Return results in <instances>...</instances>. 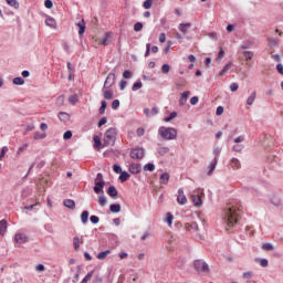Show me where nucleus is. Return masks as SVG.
Listing matches in <instances>:
<instances>
[{
  "instance_id": "obj_38",
  "label": "nucleus",
  "mask_w": 283,
  "mask_h": 283,
  "mask_svg": "<svg viewBox=\"0 0 283 283\" xmlns=\"http://www.w3.org/2000/svg\"><path fill=\"white\" fill-rule=\"evenodd\" d=\"M69 103H71V105H76V103H78V95H76V94L71 95L69 97Z\"/></svg>"
},
{
  "instance_id": "obj_64",
  "label": "nucleus",
  "mask_w": 283,
  "mask_h": 283,
  "mask_svg": "<svg viewBox=\"0 0 283 283\" xmlns=\"http://www.w3.org/2000/svg\"><path fill=\"white\" fill-rule=\"evenodd\" d=\"M276 70L279 72V74H281L283 76V65L282 64H277L276 65Z\"/></svg>"
},
{
  "instance_id": "obj_24",
  "label": "nucleus",
  "mask_w": 283,
  "mask_h": 283,
  "mask_svg": "<svg viewBox=\"0 0 283 283\" xmlns=\"http://www.w3.org/2000/svg\"><path fill=\"white\" fill-rule=\"evenodd\" d=\"M59 118L60 120H62L63 123H67V120H70V114L65 113V112H60L59 113Z\"/></svg>"
},
{
  "instance_id": "obj_3",
  "label": "nucleus",
  "mask_w": 283,
  "mask_h": 283,
  "mask_svg": "<svg viewBox=\"0 0 283 283\" xmlns=\"http://www.w3.org/2000/svg\"><path fill=\"white\" fill-rule=\"evenodd\" d=\"M116 136H118L116 128H108L104 134V144L102 147H114L116 145Z\"/></svg>"
},
{
  "instance_id": "obj_50",
  "label": "nucleus",
  "mask_w": 283,
  "mask_h": 283,
  "mask_svg": "<svg viewBox=\"0 0 283 283\" xmlns=\"http://www.w3.org/2000/svg\"><path fill=\"white\" fill-rule=\"evenodd\" d=\"M233 151H237V153H240L242 151V149H244V145L242 144H235L233 147H232Z\"/></svg>"
},
{
  "instance_id": "obj_47",
  "label": "nucleus",
  "mask_w": 283,
  "mask_h": 283,
  "mask_svg": "<svg viewBox=\"0 0 283 283\" xmlns=\"http://www.w3.org/2000/svg\"><path fill=\"white\" fill-rule=\"evenodd\" d=\"M98 203L101 205V207H105V205H107V198L105 196H99Z\"/></svg>"
},
{
  "instance_id": "obj_53",
  "label": "nucleus",
  "mask_w": 283,
  "mask_h": 283,
  "mask_svg": "<svg viewBox=\"0 0 283 283\" xmlns=\"http://www.w3.org/2000/svg\"><path fill=\"white\" fill-rule=\"evenodd\" d=\"M8 151H9L8 146L2 147L0 160H3V158H6V154H8Z\"/></svg>"
},
{
  "instance_id": "obj_31",
  "label": "nucleus",
  "mask_w": 283,
  "mask_h": 283,
  "mask_svg": "<svg viewBox=\"0 0 283 283\" xmlns=\"http://www.w3.org/2000/svg\"><path fill=\"white\" fill-rule=\"evenodd\" d=\"M231 167H232V169H240V167H241L240 160L238 158H232Z\"/></svg>"
},
{
  "instance_id": "obj_10",
  "label": "nucleus",
  "mask_w": 283,
  "mask_h": 283,
  "mask_svg": "<svg viewBox=\"0 0 283 283\" xmlns=\"http://www.w3.org/2000/svg\"><path fill=\"white\" fill-rule=\"evenodd\" d=\"M216 167H218V157H214L212 161L208 166V176H211L213 171H216Z\"/></svg>"
},
{
  "instance_id": "obj_13",
  "label": "nucleus",
  "mask_w": 283,
  "mask_h": 283,
  "mask_svg": "<svg viewBox=\"0 0 283 283\" xmlns=\"http://www.w3.org/2000/svg\"><path fill=\"white\" fill-rule=\"evenodd\" d=\"M95 185L96 187H101V189H103V187H105V180H103V174H97L96 178H95Z\"/></svg>"
},
{
  "instance_id": "obj_62",
  "label": "nucleus",
  "mask_w": 283,
  "mask_h": 283,
  "mask_svg": "<svg viewBox=\"0 0 283 283\" xmlns=\"http://www.w3.org/2000/svg\"><path fill=\"white\" fill-rule=\"evenodd\" d=\"M238 87H239L238 83L230 84L231 92H238Z\"/></svg>"
},
{
  "instance_id": "obj_11",
  "label": "nucleus",
  "mask_w": 283,
  "mask_h": 283,
  "mask_svg": "<svg viewBox=\"0 0 283 283\" xmlns=\"http://www.w3.org/2000/svg\"><path fill=\"white\" fill-rule=\"evenodd\" d=\"M14 240L18 242V244H25V242H28V235L23 233H17Z\"/></svg>"
},
{
  "instance_id": "obj_51",
  "label": "nucleus",
  "mask_w": 283,
  "mask_h": 283,
  "mask_svg": "<svg viewBox=\"0 0 283 283\" xmlns=\"http://www.w3.org/2000/svg\"><path fill=\"white\" fill-rule=\"evenodd\" d=\"M106 109H107V102L102 101V105L99 107V114H105Z\"/></svg>"
},
{
  "instance_id": "obj_35",
  "label": "nucleus",
  "mask_w": 283,
  "mask_h": 283,
  "mask_svg": "<svg viewBox=\"0 0 283 283\" xmlns=\"http://www.w3.org/2000/svg\"><path fill=\"white\" fill-rule=\"evenodd\" d=\"M109 39H112V33H105V36L102 40V45H109Z\"/></svg>"
},
{
  "instance_id": "obj_12",
  "label": "nucleus",
  "mask_w": 283,
  "mask_h": 283,
  "mask_svg": "<svg viewBox=\"0 0 283 283\" xmlns=\"http://www.w3.org/2000/svg\"><path fill=\"white\" fill-rule=\"evenodd\" d=\"M189 91H186V92H184L182 94H181V96H180V98H179V105H180V107H184V105H186L187 104V101H188V98H189Z\"/></svg>"
},
{
  "instance_id": "obj_23",
  "label": "nucleus",
  "mask_w": 283,
  "mask_h": 283,
  "mask_svg": "<svg viewBox=\"0 0 283 283\" xmlns=\"http://www.w3.org/2000/svg\"><path fill=\"white\" fill-rule=\"evenodd\" d=\"M231 67H233V62L228 63L222 71L219 73V76H224V74H227V72H229V70H231Z\"/></svg>"
},
{
  "instance_id": "obj_19",
  "label": "nucleus",
  "mask_w": 283,
  "mask_h": 283,
  "mask_svg": "<svg viewBox=\"0 0 283 283\" xmlns=\"http://www.w3.org/2000/svg\"><path fill=\"white\" fill-rule=\"evenodd\" d=\"M75 25H77V28H80V30H78L80 35L85 34V20H81Z\"/></svg>"
},
{
  "instance_id": "obj_29",
  "label": "nucleus",
  "mask_w": 283,
  "mask_h": 283,
  "mask_svg": "<svg viewBox=\"0 0 283 283\" xmlns=\"http://www.w3.org/2000/svg\"><path fill=\"white\" fill-rule=\"evenodd\" d=\"M109 209L112 213H120V203H113Z\"/></svg>"
},
{
  "instance_id": "obj_7",
  "label": "nucleus",
  "mask_w": 283,
  "mask_h": 283,
  "mask_svg": "<svg viewBox=\"0 0 283 283\" xmlns=\"http://www.w3.org/2000/svg\"><path fill=\"white\" fill-rule=\"evenodd\" d=\"M128 171L133 175L140 174L143 171V167L140 164H130L128 167Z\"/></svg>"
},
{
  "instance_id": "obj_49",
  "label": "nucleus",
  "mask_w": 283,
  "mask_h": 283,
  "mask_svg": "<svg viewBox=\"0 0 283 283\" xmlns=\"http://www.w3.org/2000/svg\"><path fill=\"white\" fill-rule=\"evenodd\" d=\"M170 70H171V66H169V64H164L161 66L163 74H169Z\"/></svg>"
},
{
  "instance_id": "obj_44",
  "label": "nucleus",
  "mask_w": 283,
  "mask_h": 283,
  "mask_svg": "<svg viewBox=\"0 0 283 283\" xmlns=\"http://www.w3.org/2000/svg\"><path fill=\"white\" fill-rule=\"evenodd\" d=\"M153 4H154V0H146L143 3V8H145V10H149V9H151Z\"/></svg>"
},
{
  "instance_id": "obj_37",
  "label": "nucleus",
  "mask_w": 283,
  "mask_h": 283,
  "mask_svg": "<svg viewBox=\"0 0 283 283\" xmlns=\"http://www.w3.org/2000/svg\"><path fill=\"white\" fill-rule=\"evenodd\" d=\"M45 136L46 135L44 133L36 132V133H34L33 138H34V140H43V138H45Z\"/></svg>"
},
{
  "instance_id": "obj_54",
  "label": "nucleus",
  "mask_w": 283,
  "mask_h": 283,
  "mask_svg": "<svg viewBox=\"0 0 283 283\" xmlns=\"http://www.w3.org/2000/svg\"><path fill=\"white\" fill-rule=\"evenodd\" d=\"M8 151H9L8 146L2 147L0 160H3V158H6V154H8Z\"/></svg>"
},
{
  "instance_id": "obj_43",
  "label": "nucleus",
  "mask_w": 283,
  "mask_h": 283,
  "mask_svg": "<svg viewBox=\"0 0 283 283\" xmlns=\"http://www.w3.org/2000/svg\"><path fill=\"white\" fill-rule=\"evenodd\" d=\"M142 87H143V82L137 81V82H135V83L133 84L132 90H133V92H137V90H140Z\"/></svg>"
},
{
  "instance_id": "obj_39",
  "label": "nucleus",
  "mask_w": 283,
  "mask_h": 283,
  "mask_svg": "<svg viewBox=\"0 0 283 283\" xmlns=\"http://www.w3.org/2000/svg\"><path fill=\"white\" fill-rule=\"evenodd\" d=\"M243 56L245 61H251L253 59V52L252 51H243Z\"/></svg>"
},
{
  "instance_id": "obj_14",
  "label": "nucleus",
  "mask_w": 283,
  "mask_h": 283,
  "mask_svg": "<svg viewBox=\"0 0 283 283\" xmlns=\"http://www.w3.org/2000/svg\"><path fill=\"white\" fill-rule=\"evenodd\" d=\"M191 200L195 207H202V198L200 197V195H192Z\"/></svg>"
},
{
  "instance_id": "obj_21",
  "label": "nucleus",
  "mask_w": 283,
  "mask_h": 283,
  "mask_svg": "<svg viewBox=\"0 0 283 283\" xmlns=\"http://www.w3.org/2000/svg\"><path fill=\"white\" fill-rule=\"evenodd\" d=\"M107 193L111 198H116V196H118V190L116 189V187L111 186L107 190Z\"/></svg>"
},
{
  "instance_id": "obj_41",
  "label": "nucleus",
  "mask_w": 283,
  "mask_h": 283,
  "mask_svg": "<svg viewBox=\"0 0 283 283\" xmlns=\"http://www.w3.org/2000/svg\"><path fill=\"white\" fill-rule=\"evenodd\" d=\"M157 151L159 156H165V154H169V147H159Z\"/></svg>"
},
{
  "instance_id": "obj_55",
  "label": "nucleus",
  "mask_w": 283,
  "mask_h": 283,
  "mask_svg": "<svg viewBox=\"0 0 283 283\" xmlns=\"http://www.w3.org/2000/svg\"><path fill=\"white\" fill-rule=\"evenodd\" d=\"M118 107H120V101L115 99L112 103V109H118Z\"/></svg>"
},
{
  "instance_id": "obj_33",
  "label": "nucleus",
  "mask_w": 283,
  "mask_h": 283,
  "mask_svg": "<svg viewBox=\"0 0 283 283\" xmlns=\"http://www.w3.org/2000/svg\"><path fill=\"white\" fill-rule=\"evenodd\" d=\"M109 253H111L109 250L99 252V253L97 254V260H105V259L107 258V255H109Z\"/></svg>"
},
{
  "instance_id": "obj_61",
  "label": "nucleus",
  "mask_w": 283,
  "mask_h": 283,
  "mask_svg": "<svg viewBox=\"0 0 283 283\" xmlns=\"http://www.w3.org/2000/svg\"><path fill=\"white\" fill-rule=\"evenodd\" d=\"M113 170L115 171V174H120L123 171V168H120V166L118 165H114Z\"/></svg>"
},
{
  "instance_id": "obj_60",
  "label": "nucleus",
  "mask_w": 283,
  "mask_h": 283,
  "mask_svg": "<svg viewBox=\"0 0 283 283\" xmlns=\"http://www.w3.org/2000/svg\"><path fill=\"white\" fill-rule=\"evenodd\" d=\"M260 265L263 266V269L266 268V266H269V260H266V259H261V260H260Z\"/></svg>"
},
{
  "instance_id": "obj_25",
  "label": "nucleus",
  "mask_w": 283,
  "mask_h": 283,
  "mask_svg": "<svg viewBox=\"0 0 283 283\" xmlns=\"http://www.w3.org/2000/svg\"><path fill=\"white\" fill-rule=\"evenodd\" d=\"M256 96H258V94L255 93V91H253L247 99V105H253V103H255Z\"/></svg>"
},
{
  "instance_id": "obj_5",
  "label": "nucleus",
  "mask_w": 283,
  "mask_h": 283,
  "mask_svg": "<svg viewBox=\"0 0 283 283\" xmlns=\"http://www.w3.org/2000/svg\"><path fill=\"white\" fill-rule=\"evenodd\" d=\"M116 84V74L109 73L104 82V90H112V86Z\"/></svg>"
},
{
  "instance_id": "obj_8",
  "label": "nucleus",
  "mask_w": 283,
  "mask_h": 283,
  "mask_svg": "<svg viewBox=\"0 0 283 283\" xmlns=\"http://www.w3.org/2000/svg\"><path fill=\"white\" fill-rule=\"evenodd\" d=\"M177 202L179 205H187V196H185V190H178Z\"/></svg>"
},
{
  "instance_id": "obj_22",
  "label": "nucleus",
  "mask_w": 283,
  "mask_h": 283,
  "mask_svg": "<svg viewBox=\"0 0 283 283\" xmlns=\"http://www.w3.org/2000/svg\"><path fill=\"white\" fill-rule=\"evenodd\" d=\"M189 28H191V23H180L179 30L182 32V34H187Z\"/></svg>"
},
{
  "instance_id": "obj_59",
  "label": "nucleus",
  "mask_w": 283,
  "mask_h": 283,
  "mask_svg": "<svg viewBox=\"0 0 283 283\" xmlns=\"http://www.w3.org/2000/svg\"><path fill=\"white\" fill-rule=\"evenodd\" d=\"M44 6L50 10L54 7V3L52 2V0H45Z\"/></svg>"
},
{
  "instance_id": "obj_17",
  "label": "nucleus",
  "mask_w": 283,
  "mask_h": 283,
  "mask_svg": "<svg viewBox=\"0 0 283 283\" xmlns=\"http://www.w3.org/2000/svg\"><path fill=\"white\" fill-rule=\"evenodd\" d=\"M185 229L186 231H198V223L197 222L186 223Z\"/></svg>"
},
{
  "instance_id": "obj_28",
  "label": "nucleus",
  "mask_w": 283,
  "mask_h": 283,
  "mask_svg": "<svg viewBox=\"0 0 283 283\" xmlns=\"http://www.w3.org/2000/svg\"><path fill=\"white\" fill-rule=\"evenodd\" d=\"M160 185H167L169 182V174L165 172L159 178Z\"/></svg>"
},
{
  "instance_id": "obj_34",
  "label": "nucleus",
  "mask_w": 283,
  "mask_h": 283,
  "mask_svg": "<svg viewBox=\"0 0 283 283\" xmlns=\"http://www.w3.org/2000/svg\"><path fill=\"white\" fill-rule=\"evenodd\" d=\"M12 83L13 85H25V80H23V77H15Z\"/></svg>"
},
{
  "instance_id": "obj_48",
  "label": "nucleus",
  "mask_w": 283,
  "mask_h": 283,
  "mask_svg": "<svg viewBox=\"0 0 283 283\" xmlns=\"http://www.w3.org/2000/svg\"><path fill=\"white\" fill-rule=\"evenodd\" d=\"M166 222H168V226L171 227V224L174 222V214H171V212L167 213Z\"/></svg>"
},
{
  "instance_id": "obj_30",
  "label": "nucleus",
  "mask_w": 283,
  "mask_h": 283,
  "mask_svg": "<svg viewBox=\"0 0 283 283\" xmlns=\"http://www.w3.org/2000/svg\"><path fill=\"white\" fill-rule=\"evenodd\" d=\"M6 1L8 6H10L11 8H14V10H19V7H20L19 1L17 0H6Z\"/></svg>"
},
{
  "instance_id": "obj_15",
  "label": "nucleus",
  "mask_w": 283,
  "mask_h": 283,
  "mask_svg": "<svg viewBox=\"0 0 283 283\" xmlns=\"http://www.w3.org/2000/svg\"><path fill=\"white\" fill-rule=\"evenodd\" d=\"M7 231H8V221H6V219H2L0 221V235H6Z\"/></svg>"
},
{
  "instance_id": "obj_42",
  "label": "nucleus",
  "mask_w": 283,
  "mask_h": 283,
  "mask_svg": "<svg viewBox=\"0 0 283 283\" xmlns=\"http://www.w3.org/2000/svg\"><path fill=\"white\" fill-rule=\"evenodd\" d=\"M156 170V166L154 164H146L144 166V171H155Z\"/></svg>"
},
{
  "instance_id": "obj_46",
  "label": "nucleus",
  "mask_w": 283,
  "mask_h": 283,
  "mask_svg": "<svg viewBox=\"0 0 283 283\" xmlns=\"http://www.w3.org/2000/svg\"><path fill=\"white\" fill-rule=\"evenodd\" d=\"M94 275V271L88 272L85 277L82 280L81 283H87L90 280H92V276Z\"/></svg>"
},
{
  "instance_id": "obj_16",
  "label": "nucleus",
  "mask_w": 283,
  "mask_h": 283,
  "mask_svg": "<svg viewBox=\"0 0 283 283\" xmlns=\"http://www.w3.org/2000/svg\"><path fill=\"white\" fill-rule=\"evenodd\" d=\"M64 207H66V209H76V202H74V200L72 199H65L64 200Z\"/></svg>"
},
{
  "instance_id": "obj_20",
  "label": "nucleus",
  "mask_w": 283,
  "mask_h": 283,
  "mask_svg": "<svg viewBox=\"0 0 283 283\" xmlns=\"http://www.w3.org/2000/svg\"><path fill=\"white\" fill-rule=\"evenodd\" d=\"M129 178H132V175H129V172H127V171H122L119 175L120 182H127V180H129Z\"/></svg>"
},
{
  "instance_id": "obj_9",
  "label": "nucleus",
  "mask_w": 283,
  "mask_h": 283,
  "mask_svg": "<svg viewBox=\"0 0 283 283\" xmlns=\"http://www.w3.org/2000/svg\"><path fill=\"white\" fill-rule=\"evenodd\" d=\"M102 92L105 101H112L114 98V91L103 87Z\"/></svg>"
},
{
  "instance_id": "obj_32",
  "label": "nucleus",
  "mask_w": 283,
  "mask_h": 283,
  "mask_svg": "<svg viewBox=\"0 0 283 283\" xmlns=\"http://www.w3.org/2000/svg\"><path fill=\"white\" fill-rule=\"evenodd\" d=\"M178 117V113L177 112H172L170 113V115L168 117H165L164 120L165 123H171V120H174V118Z\"/></svg>"
},
{
  "instance_id": "obj_6",
  "label": "nucleus",
  "mask_w": 283,
  "mask_h": 283,
  "mask_svg": "<svg viewBox=\"0 0 283 283\" xmlns=\"http://www.w3.org/2000/svg\"><path fill=\"white\" fill-rule=\"evenodd\" d=\"M145 157V149L137 147L132 149L130 151V158H133L134 160H140Z\"/></svg>"
},
{
  "instance_id": "obj_57",
  "label": "nucleus",
  "mask_w": 283,
  "mask_h": 283,
  "mask_svg": "<svg viewBox=\"0 0 283 283\" xmlns=\"http://www.w3.org/2000/svg\"><path fill=\"white\" fill-rule=\"evenodd\" d=\"M64 140H70L72 138V130H66L63 135Z\"/></svg>"
},
{
  "instance_id": "obj_40",
  "label": "nucleus",
  "mask_w": 283,
  "mask_h": 283,
  "mask_svg": "<svg viewBox=\"0 0 283 283\" xmlns=\"http://www.w3.org/2000/svg\"><path fill=\"white\" fill-rule=\"evenodd\" d=\"M250 48H253L252 41H247L243 44H241V50H250Z\"/></svg>"
},
{
  "instance_id": "obj_56",
  "label": "nucleus",
  "mask_w": 283,
  "mask_h": 283,
  "mask_svg": "<svg viewBox=\"0 0 283 283\" xmlns=\"http://www.w3.org/2000/svg\"><path fill=\"white\" fill-rule=\"evenodd\" d=\"M221 151H222V148H220V147H217L213 149L214 158H217V160H218Z\"/></svg>"
},
{
  "instance_id": "obj_2",
  "label": "nucleus",
  "mask_w": 283,
  "mask_h": 283,
  "mask_svg": "<svg viewBox=\"0 0 283 283\" xmlns=\"http://www.w3.org/2000/svg\"><path fill=\"white\" fill-rule=\"evenodd\" d=\"M158 134L164 140H176L178 138V130L174 127L161 126L158 129Z\"/></svg>"
},
{
  "instance_id": "obj_45",
  "label": "nucleus",
  "mask_w": 283,
  "mask_h": 283,
  "mask_svg": "<svg viewBox=\"0 0 283 283\" xmlns=\"http://www.w3.org/2000/svg\"><path fill=\"white\" fill-rule=\"evenodd\" d=\"M262 249L263 251H273L275 248L271 243H263Z\"/></svg>"
},
{
  "instance_id": "obj_36",
  "label": "nucleus",
  "mask_w": 283,
  "mask_h": 283,
  "mask_svg": "<svg viewBox=\"0 0 283 283\" xmlns=\"http://www.w3.org/2000/svg\"><path fill=\"white\" fill-rule=\"evenodd\" d=\"M80 242H81V239L78 237L73 238V244H74L75 251H78V249H81Z\"/></svg>"
},
{
  "instance_id": "obj_27",
  "label": "nucleus",
  "mask_w": 283,
  "mask_h": 283,
  "mask_svg": "<svg viewBox=\"0 0 283 283\" xmlns=\"http://www.w3.org/2000/svg\"><path fill=\"white\" fill-rule=\"evenodd\" d=\"M90 218V211L84 210L81 214V220L83 224H87V220Z\"/></svg>"
},
{
  "instance_id": "obj_52",
  "label": "nucleus",
  "mask_w": 283,
  "mask_h": 283,
  "mask_svg": "<svg viewBox=\"0 0 283 283\" xmlns=\"http://www.w3.org/2000/svg\"><path fill=\"white\" fill-rule=\"evenodd\" d=\"M135 32H140L143 30V22H136L134 24Z\"/></svg>"
},
{
  "instance_id": "obj_63",
  "label": "nucleus",
  "mask_w": 283,
  "mask_h": 283,
  "mask_svg": "<svg viewBox=\"0 0 283 283\" xmlns=\"http://www.w3.org/2000/svg\"><path fill=\"white\" fill-rule=\"evenodd\" d=\"M234 143H237V145H238L239 143H244V135H241V136L234 138Z\"/></svg>"
},
{
  "instance_id": "obj_4",
  "label": "nucleus",
  "mask_w": 283,
  "mask_h": 283,
  "mask_svg": "<svg viewBox=\"0 0 283 283\" xmlns=\"http://www.w3.org/2000/svg\"><path fill=\"white\" fill-rule=\"evenodd\" d=\"M197 273H209V264L203 260H196L193 262Z\"/></svg>"
},
{
  "instance_id": "obj_1",
  "label": "nucleus",
  "mask_w": 283,
  "mask_h": 283,
  "mask_svg": "<svg viewBox=\"0 0 283 283\" xmlns=\"http://www.w3.org/2000/svg\"><path fill=\"white\" fill-rule=\"evenodd\" d=\"M240 213H242V209H240V206L235 203L228 205L224 210V222L227 224V231H229L231 227H235V224H238V218H240Z\"/></svg>"
},
{
  "instance_id": "obj_18",
  "label": "nucleus",
  "mask_w": 283,
  "mask_h": 283,
  "mask_svg": "<svg viewBox=\"0 0 283 283\" xmlns=\"http://www.w3.org/2000/svg\"><path fill=\"white\" fill-rule=\"evenodd\" d=\"M45 24H46L49 28L56 29V20H54V18H52V17H48V18L45 19Z\"/></svg>"
},
{
  "instance_id": "obj_58",
  "label": "nucleus",
  "mask_w": 283,
  "mask_h": 283,
  "mask_svg": "<svg viewBox=\"0 0 283 283\" xmlns=\"http://www.w3.org/2000/svg\"><path fill=\"white\" fill-rule=\"evenodd\" d=\"M90 220L93 224H98L101 219L97 216H91Z\"/></svg>"
},
{
  "instance_id": "obj_26",
  "label": "nucleus",
  "mask_w": 283,
  "mask_h": 283,
  "mask_svg": "<svg viewBox=\"0 0 283 283\" xmlns=\"http://www.w3.org/2000/svg\"><path fill=\"white\" fill-rule=\"evenodd\" d=\"M93 140H94V147H95V149H101V147H103V143L101 142V137H98V136H94L93 137Z\"/></svg>"
}]
</instances>
